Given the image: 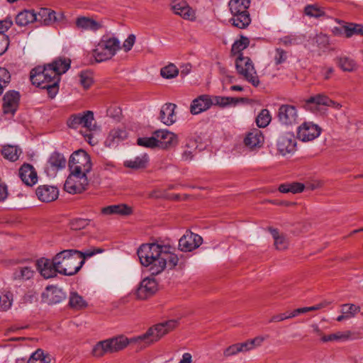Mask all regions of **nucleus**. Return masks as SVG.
Wrapping results in <instances>:
<instances>
[{
  "instance_id": "obj_49",
  "label": "nucleus",
  "mask_w": 363,
  "mask_h": 363,
  "mask_svg": "<svg viewBox=\"0 0 363 363\" xmlns=\"http://www.w3.org/2000/svg\"><path fill=\"white\" fill-rule=\"evenodd\" d=\"M271 115L267 109H262L256 118V123L258 127L265 128L271 121Z\"/></svg>"
},
{
  "instance_id": "obj_43",
  "label": "nucleus",
  "mask_w": 363,
  "mask_h": 363,
  "mask_svg": "<svg viewBox=\"0 0 363 363\" xmlns=\"http://www.w3.org/2000/svg\"><path fill=\"white\" fill-rule=\"evenodd\" d=\"M27 363H51V357L45 354L43 350L38 349L32 354Z\"/></svg>"
},
{
  "instance_id": "obj_10",
  "label": "nucleus",
  "mask_w": 363,
  "mask_h": 363,
  "mask_svg": "<svg viewBox=\"0 0 363 363\" xmlns=\"http://www.w3.org/2000/svg\"><path fill=\"white\" fill-rule=\"evenodd\" d=\"M202 242L201 236L190 230H186L179 240V248L182 252H191L197 249Z\"/></svg>"
},
{
  "instance_id": "obj_62",
  "label": "nucleus",
  "mask_w": 363,
  "mask_h": 363,
  "mask_svg": "<svg viewBox=\"0 0 363 363\" xmlns=\"http://www.w3.org/2000/svg\"><path fill=\"white\" fill-rule=\"evenodd\" d=\"M265 337L263 336H257L253 339L247 340L251 350H254L256 347H258L262 345V342L264 341Z\"/></svg>"
},
{
  "instance_id": "obj_4",
  "label": "nucleus",
  "mask_w": 363,
  "mask_h": 363,
  "mask_svg": "<svg viewBox=\"0 0 363 363\" xmlns=\"http://www.w3.org/2000/svg\"><path fill=\"white\" fill-rule=\"evenodd\" d=\"M120 49V41L115 37L101 39L92 51V55L96 62L110 60Z\"/></svg>"
},
{
  "instance_id": "obj_41",
  "label": "nucleus",
  "mask_w": 363,
  "mask_h": 363,
  "mask_svg": "<svg viewBox=\"0 0 363 363\" xmlns=\"http://www.w3.org/2000/svg\"><path fill=\"white\" fill-rule=\"evenodd\" d=\"M30 78L33 84L40 86L41 89H43V86L50 83L48 82V79H46L44 73L43 72H39L38 73V71L36 70V67L33 68L30 71Z\"/></svg>"
},
{
  "instance_id": "obj_16",
  "label": "nucleus",
  "mask_w": 363,
  "mask_h": 363,
  "mask_svg": "<svg viewBox=\"0 0 363 363\" xmlns=\"http://www.w3.org/2000/svg\"><path fill=\"white\" fill-rule=\"evenodd\" d=\"M157 140V147L167 149L173 147L177 143V135L167 130H157L154 132Z\"/></svg>"
},
{
  "instance_id": "obj_50",
  "label": "nucleus",
  "mask_w": 363,
  "mask_h": 363,
  "mask_svg": "<svg viewBox=\"0 0 363 363\" xmlns=\"http://www.w3.org/2000/svg\"><path fill=\"white\" fill-rule=\"evenodd\" d=\"M137 144L140 146L148 148L157 147L158 145V143H157V140L155 137L154 133L151 137H143L138 138Z\"/></svg>"
},
{
  "instance_id": "obj_32",
  "label": "nucleus",
  "mask_w": 363,
  "mask_h": 363,
  "mask_svg": "<svg viewBox=\"0 0 363 363\" xmlns=\"http://www.w3.org/2000/svg\"><path fill=\"white\" fill-rule=\"evenodd\" d=\"M127 138V132L124 129L116 128L111 130L105 144L108 147L117 145L121 141Z\"/></svg>"
},
{
  "instance_id": "obj_42",
  "label": "nucleus",
  "mask_w": 363,
  "mask_h": 363,
  "mask_svg": "<svg viewBox=\"0 0 363 363\" xmlns=\"http://www.w3.org/2000/svg\"><path fill=\"white\" fill-rule=\"evenodd\" d=\"M250 40L248 38L241 35L240 38L235 40L232 45L230 53L232 55H240L241 52L248 47Z\"/></svg>"
},
{
  "instance_id": "obj_19",
  "label": "nucleus",
  "mask_w": 363,
  "mask_h": 363,
  "mask_svg": "<svg viewBox=\"0 0 363 363\" xmlns=\"http://www.w3.org/2000/svg\"><path fill=\"white\" fill-rule=\"evenodd\" d=\"M21 181L28 186H33L38 182V174L33 165L24 163L18 170Z\"/></svg>"
},
{
  "instance_id": "obj_17",
  "label": "nucleus",
  "mask_w": 363,
  "mask_h": 363,
  "mask_svg": "<svg viewBox=\"0 0 363 363\" xmlns=\"http://www.w3.org/2000/svg\"><path fill=\"white\" fill-rule=\"evenodd\" d=\"M35 267L45 279L55 277L58 273L55 266V257L52 260L45 257L38 259L35 262Z\"/></svg>"
},
{
  "instance_id": "obj_54",
  "label": "nucleus",
  "mask_w": 363,
  "mask_h": 363,
  "mask_svg": "<svg viewBox=\"0 0 363 363\" xmlns=\"http://www.w3.org/2000/svg\"><path fill=\"white\" fill-rule=\"evenodd\" d=\"M300 38L296 35H289L279 39V41L285 46H291L298 45Z\"/></svg>"
},
{
  "instance_id": "obj_11",
  "label": "nucleus",
  "mask_w": 363,
  "mask_h": 363,
  "mask_svg": "<svg viewBox=\"0 0 363 363\" xmlns=\"http://www.w3.org/2000/svg\"><path fill=\"white\" fill-rule=\"evenodd\" d=\"M279 121L284 125H291L297 122L298 113L294 106L289 104L281 105L278 110Z\"/></svg>"
},
{
  "instance_id": "obj_40",
  "label": "nucleus",
  "mask_w": 363,
  "mask_h": 363,
  "mask_svg": "<svg viewBox=\"0 0 363 363\" xmlns=\"http://www.w3.org/2000/svg\"><path fill=\"white\" fill-rule=\"evenodd\" d=\"M69 305L72 308L81 310L87 306V303L83 297L77 292H71L69 295Z\"/></svg>"
},
{
  "instance_id": "obj_24",
  "label": "nucleus",
  "mask_w": 363,
  "mask_h": 363,
  "mask_svg": "<svg viewBox=\"0 0 363 363\" xmlns=\"http://www.w3.org/2000/svg\"><path fill=\"white\" fill-rule=\"evenodd\" d=\"M211 106V97L204 94L193 100L190 111L192 114L196 115L208 110Z\"/></svg>"
},
{
  "instance_id": "obj_25",
  "label": "nucleus",
  "mask_w": 363,
  "mask_h": 363,
  "mask_svg": "<svg viewBox=\"0 0 363 363\" xmlns=\"http://www.w3.org/2000/svg\"><path fill=\"white\" fill-rule=\"evenodd\" d=\"M174 104L167 103L162 106L160 112L159 119L167 125H170L176 121Z\"/></svg>"
},
{
  "instance_id": "obj_7",
  "label": "nucleus",
  "mask_w": 363,
  "mask_h": 363,
  "mask_svg": "<svg viewBox=\"0 0 363 363\" xmlns=\"http://www.w3.org/2000/svg\"><path fill=\"white\" fill-rule=\"evenodd\" d=\"M94 113L91 111H85L82 113L72 114L67 120V125L69 128L77 129L79 126L86 128L91 131L96 130V125L94 123Z\"/></svg>"
},
{
  "instance_id": "obj_8",
  "label": "nucleus",
  "mask_w": 363,
  "mask_h": 363,
  "mask_svg": "<svg viewBox=\"0 0 363 363\" xmlns=\"http://www.w3.org/2000/svg\"><path fill=\"white\" fill-rule=\"evenodd\" d=\"M88 185L86 176L70 172L64 184V189L69 194H80L86 189Z\"/></svg>"
},
{
  "instance_id": "obj_33",
  "label": "nucleus",
  "mask_w": 363,
  "mask_h": 363,
  "mask_svg": "<svg viewBox=\"0 0 363 363\" xmlns=\"http://www.w3.org/2000/svg\"><path fill=\"white\" fill-rule=\"evenodd\" d=\"M149 161V157L147 154H144L141 156L135 157L132 160L125 161L124 165L126 167L133 169H144L147 167Z\"/></svg>"
},
{
  "instance_id": "obj_46",
  "label": "nucleus",
  "mask_w": 363,
  "mask_h": 363,
  "mask_svg": "<svg viewBox=\"0 0 363 363\" xmlns=\"http://www.w3.org/2000/svg\"><path fill=\"white\" fill-rule=\"evenodd\" d=\"M250 0H230L228 6L230 12L249 9Z\"/></svg>"
},
{
  "instance_id": "obj_44",
  "label": "nucleus",
  "mask_w": 363,
  "mask_h": 363,
  "mask_svg": "<svg viewBox=\"0 0 363 363\" xmlns=\"http://www.w3.org/2000/svg\"><path fill=\"white\" fill-rule=\"evenodd\" d=\"M58 74L65 73L70 67L71 60L69 58L60 57L52 62Z\"/></svg>"
},
{
  "instance_id": "obj_26",
  "label": "nucleus",
  "mask_w": 363,
  "mask_h": 363,
  "mask_svg": "<svg viewBox=\"0 0 363 363\" xmlns=\"http://www.w3.org/2000/svg\"><path fill=\"white\" fill-rule=\"evenodd\" d=\"M35 271L30 266H20L16 268L12 274V279L24 282L33 278Z\"/></svg>"
},
{
  "instance_id": "obj_55",
  "label": "nucleus",
  "mask_w": 363,
  "mask_h": 363,
  "mask_svg": "<svg viewBox=\"0 0 363 363\" xmlns=\"http://www.w3.org/2000/svg\"><path fill=\"white\" fill-rule=\"evenodd\" d=\"M58 83L57 80H55V82L43 86V89H47L48 94L50 98H54L57 94L59 89Z\"/></svg>"
},
{
  "instance_id": "obj_52",
  "label": "nucleus",
  "mask_w": 363,
  "mask_h": 363,
  "mask_svg": "<svg viewBox=\"0 0 363 363\" xmlns=\"http://www.w3.org/2000/svg\"><path fill=\"white\" fill-rule=\"evenodd\" d=\"M79 77L80 84L86 89H89L93 84L92 73L90 72H81Z\"/></svg>"
},
{
  "instance_id": "obj_53",
  "label": "nucleus",
  "mask_w": 363,
  "mask_h": 363,
  "mask_svg": "<svg viewBox=\"0 0 363 363\" xmlns=\"http://www.w3.org/2000/svg\"><path fill=\"white\" fill-rule=\"evenodd\" d=\"M3 298L4 299L2 301V303L1 304V309L2 311H7L11 308L13 303V293L10 291H6L3 295Z\"/></svg>"
},
{
  "instance_id": "obj_35",
  "label": "nucleus",
  "mask_w": 363,
  "mask_h": 363,
  "mask_svg": "<svg viewBox=\"0 0 363 363\" xmlns=\"http://www.w3.org/2000/svg\"><path fill=\"white\" fill-rule=\"evenodd\" d=\"M21 153V150L15 145H4L1 150V154L4 157L11 162L16 161Z\"/></svg>"
},
{
  "instance_id": "obj_28",
  "label": "nucleus",
  "mask_w": 363,
  "mask_h": 363,
  "mask_svg": "<svg viewBox=\"0 0 363 363\" xmlns=\"http://www.w3.org/2000/svg\"><path fill=\"white\" fill-rule=\"evenodd\" d=\"M332 104V100L324 94H318L312 96L305 101L304 107L308 110H313V106H328Z\"/></svg>"
},
{
  "instance_id": "obj_31",
  "label": "nucleus",
  "mask_w": 363,
  "mask_h": 363,
  "mask_svg": "<svg viewBox=\"0 0 363 363\" xmlns=\"http://www.w3.org/2000/svg\"><path fill=\"white\" fill-rule=\"evenodd\" d=\"M37 14L33 10H23L19 12L15 18L16 25L26 26L29 23L37 21Z\"/></svg>"
},
{
  "instance_id": "obj_5",
  "label": "nucleus",
  "mask_w": 363,
  "mask_h": 363,
  "mask_svg": "<svg viewBox=\"0 0 363 363\" xmlns=\"http://www.w3.org/2000/svg\"><path fill=\"white\" fill-rule=\"evenodd\" d=\"M69 168L70 172L76 174L86 176L92 168V163L89 155L83 150L74 152L69 158Z\"/></svg>"
},
{
  "instance_id": "obj_27",
  "label": "nucleus",
  "mask_w": 363,
  "mask_h": 363,
  "mask_svg": "<svg viewBox=\"0 0 363 363\" xmlns=\"http://www.w3.org/2000/svg\"><path fill=\"white\" fill-rule=\"evenodd\" d=\"M264 143V136L258 129L250 132L244 139V143L250 149L260 147Z\"/></svg>"
},
{
  "instance_id": "obj_38",
  "label": "nucleus",
  "mask_w": 363,
  "mask_h": 363,
  "mask_svg": "<svg viewBox=\"0 0 363 363\" xmlns=\"http://www.w3.org/2000/svg\"><path fill=\"white\" fill-rule=\"evenodd\" d=\"M239 101H242V99L220 96L211 98L212 105H217L223 108L230 105H236Z\"/></svg>"
},
{
  "instance_id": "obj_6",
  "label": "nucleus",
  "mask_w": 363,
  "mask_h": 363,
  "mask_svg": "<svg viewBox=\"0 0 363 363\" xmlns=\"http://www.w3.org/2000/svg\"><path fill=\"white\" fill-rule=\"evenodd\" d=\"M237 72L254 86L259 84V80L251 59L240 54L235 60Z\"/></svg>"
},
{
  "instance_id": "obj_51",
  "label": "nucleus",
  "mask_w": 363,
  "mask_h": 363,
  "mask_svg": "<svg viewBox=\"0 0 363 363\" xmlns=\"http://www.w3.org/2000/svg\"><path fill=\"white\" fill-rule=\"evenodd\" d=\"M179 70L174 64H169L161 69L160 74L162 77L172 79L178 75Z\"/></svg>"
},
{
  "instance_id": "obj_23",
  "label": "nucleus",
  "mask_w": 363,
  "mask_h": 363,
  "mask_svg": "<svg viewBox=\"0 0 363 363\" xmlns=\"http://www.w3.org/2000/svg\"><path fill=\"white\" fill-rule=\"evenodd\" d=\"M36 14L37 21H40L45 26H51L62 18V14H57L55 11L48 8H40Z\"/></svg>"
},
{
  "instance_id": "obj_22",
  "label": "nucleus",
  "mask_w": 363,
  "mask_h": 363,
  "mask_svg": "<svg viewBox=\"0 0 363 363\" xmlns=\"http://www.w3.org/2000/svg\"><path fill=\"white\" fill-rule=\"evenodd\" d=\"M333 33L336 36L345 35L350 38L355 34L363 35V26L354 23L343 24L333 28Z\"/></svg>"
},
{
  "instance_id": "obj_30",
  "label": "nucleus",
  "mask_w": 363,
  "mask_h": 363,
  "mask_svg": "<svg viewBox=\"0 0 363 363\" xmlns=\"http://www.w3.org/2000/svg\"><path fill=\"white\" fill-rule=\"evenodd\" d=\"M45 301L48 304H57L65 298V294L62 289L55 286H47Z\"/></svg>"
},
{
  "instance_id": "obj_14",
  "label": "nucleus",
  "mask_w": 363,
  "mask_h": 363,
  "mask_svg": "<svg viewBox=\"0 0 363 363\" xmlns=\"http://www.w3.org/2000/svg\"><path fill=\"white\" fill-rule=\"evenodd\" d=\"M76 28L82 32L95 33L104 28L102 21H96V19L88 16H79L75 21Z\"/></svg>"
},
{
  "instance_id": "obj_39",
  "label": "nucleus",
  "mask_w": 363,
  "mask_h": 363,
  "mask_svg": "<svg viewBox=\"0 0 363 363\" xmlns=\"http://www.w3.org/2000/svg\"><path fill=\"white\" fill-rule=\"evenodd\" d=\"M305 186L302 183L293 182L285 183L279 186V190L281 193H293L297 194L302 192L304 190Z\"/></svg>"
},
{
  "instance_id": "obj_21",
  "label": "nucleus",
  "mask_w": 363,
  "mask_h": 363,
  "mask_svg": "<svg viewBox=\"0 0 363 363\" xmlns=\"http://www.w3.org/2000/svg\"><path fill=\"white\" fill-rule=\"evenodd\" d=\"M36 195L43 202H51L57 199L59 191L57 187L49 185H40L36 189Z\"/></svg>"
},
{
  "instance_id": "obj_9",
  "label": "nucleus",
  "mask_w": 363,
  "mask_h": 363,
  "mask_svg": "<svg viewBox=\"0 0 363 363\" xmlns=\"http://www.w3.org/2000/svg\"><path fill=\"white\" fill-rule=\"evenodd\" d=\"M158 289V285L155 279L145 278L137 287L135 295L139 300H145L153 296Z\"/></svg>"
},
{
  "instance_id": "obj_18",
  "label": "nucleus",
  "mask_w": 363,
  "mask_h": 363,
  "mask_svg": "<svg viewBox=\"0 0 363 363\" xmlns=\"http://www.w3.org/2000/svg\"><path fill=\"white\" fill-rule=\"evenodd\" d=\"M171 8L176 15L180 16L184 19L194 21L196 18L194 10L184 0H173Z\"/></svg>"
},
{
  "instance_id": "obj_3",
  "label": "nucleus",
  "mask_w": 363,
  "mask_h": 363,
  "mask_svg": "<svg viewBox=\"0 0 363 363\" xmlns=\"http://www.w3.org/2000/svg\"><path fill=\"white\" fill-rule=\"evenodd\" d=\"M104 252L101 248H93L84 252L77 250H65L55 256V266L60 274L72 276L76 274L84 264V259L97 253Z\"/></svg>"
},
{
  "instance_id": "obj_36",
  "label": "nucleus",
  "mask_w": 363,
  "mask_h": 363,
  "mask_svg": "<svg viewBox=\"0 0 363 363\" xmlns=\"http://www.w3.org/2000/svg\"><path fill=\"white\" fill-rule=\"evenodd\" d=\"M36 70L39 72H43L46 77L48 79V82H53L55 80H57V82L60 81V75L57 72V69H55L52 64H48L43 67L38 66L36 67Z\"/></svg>"
},
{
  "instance_id": "obj_20",
  "label": "nucleus",
  "mask_w": 363,
  "mask_h": 363,
  "mask_svg": "<svg viewBox=\"0 0 363 363\" xmlns=\"http://www.w3.org/2000/svg\"><path fill=\"white\" fill-rule=\"evenodd\" d=\"M232 18L229 20L230 23L240 29L246 28L251 23V17L248 9L238 11L237 12H230Z\"/></svg>"
},
{
  "instance_id": "obj_15",
  "label": "nucleus",
  "mask_w": 363,
  "mask_h": 363,
  "mask_svg": "<svg viewBox=\"0 0 363 363\" xmlns=\"http://www.w3.org/2000/svg\"><path fill=\"white\" fill-rule=\"evenodd\" d=\"M296 141L294 135L291 132H287L279 136L277 141V149L279 153L285 156L287 154L295 151Z\"/></svg>"
},
{
  "instance_id": "obj_57",
  "label": "nucleus",
  "mask_w": 363,
  "mask_h": 363,
  "mask_svg": "<svg viewBox=\"0 0 363 363\" xmlns=\"http://www.w3.org/2000/svg\"><path fill=\"white\" fill-rule=\"evenodd\" d=\"M275 52L274 60L276 65H280L286 60L287 55L286 51L281 48H277Z\"/></svg>"
},
{
  "instance_id": "obj_59",
  "label": "nucleus",
  "mask_w": 363,
  "mask_h": 363,
  "mask_svg": "<svg viewBox=\"0 0 363 363\" xmlns=\"http://www.w3.org/2000/svg\"><path fill=\"white\" fill-rule=\"evenodd\" d=\"M9 45V38L5 34H0V55H3Z\"/></svg>"
},
{
  "instance_id": "obj_45",
  "label": "nucleus",
  "mask_w": 363,
  "mask_h": 363,
  "mask_svg": "<svg viewBox=\"0 0 363 363\" xmlns=\"http://www.w3.org/2000/svg\"><path fill=\"white\" fill-rule=\"evenodd\" d=\"M339 67L345 72H352L356 69L355 62L348 57H340L337 60Z\"/></svg>"
},
{
  "instance_id": "obj_61",
  "label": "nucleus",
  "mask_w": 363,
  "mask_h": 363,
  "mask_svg": "<svg viewBox=\"0 0 363 363\" xmlns=\"http://www.w3.org/2000/svg\"><path fill=\"white\" fill-rule=\"evenodd\" d=\"M240 353L239 347L238 343L233 344L229 347H228L223 352V355L225 357H228L230 356L235 355Z\"/></svg>"
},
{
  "instance_id": "obj_13",
  "label": "nucleus",
  "mask_w": 363,
  "mask_h": 363,
  "mask_svg": "<svg viewBox=\"0 0 363 363\" xmlns=\"http://www.w3.org/2000/svg\"><path fill=\"white\" fill-rule=\"evenodd\" d=\"M20 94L16 91H9L3 97V113L5 115L10 114L13 116L18 109Z\"/></svg>"
},
{
  "instance_id": "obj_56",
  "label": "nucleus",
  "mask_w": 363,
  "mask_h": 363,
  "mask_svg": "<svg viewBox=\"0 0 363 363\" xmlns=\"http://www.w3.org/2000/svg\"><path fill=\"white\" fill-rule=\"evenodd\" d=\"M349 337V335L344 334L342 333H337L330 334L328 335H324L322 337V340L323 342H329V341H333V340H342V339H347Z\"/></svg>"
},
{
  "instance_id": "obj_48",
  "label": "nucleus",
  "mask_w": 363,
  "mask_h": 363,
  "mask_svg": "<svg viewBox=\"0 0 363 363\" xmlns=\"http://www.w3.org/2000/svg\"><path fill=\"white\" fill-rule=\"evenodd\" d=\"M360 311V307L352 303H345L341 306V313L346 315L348 319L352 318Z\"/></svg>"
},
{
  "instance_id": "obj_64",
  "label": "nucleus",
  "mask_w": 363,
  "mask_h": 363,
  "mask_svg": "<svg viewBox=\"0 0 363 363\" xmlns=\"http://www.w3.org/2000/svg\"><path fill=\"white\" fill-rule=\"evenodd\" d=\"M11 75L9 71L5 68H0V83L5 86L9 83Z\"/></svg>"
},
{
  "instance_id": "obj_37",
  "label": "nucleus",
  "mask_w": 363,
  "mask_h": 363,
  "mask_svg": "<svg viewBox=\"0 0 363 363\" xmlns=\"http://www.w3.org/2000/svg\"><path fill=\"white\" fill-rule=\"evenodd\" d=\"M50 167L53 169H59L65 167L66 159L62 154L58 152H52L48 161Z\"/></svg>"
},
{
  "instance_id": "obj_12",
  "label": "nucleus",
  "mask_w": 363,
  "mask_h": 363,
  "mask_svg": "<svg viewBox=\"0 0 363 363\" xmlns=\"http://www.w3.org/2000/svg\"><path fill=\"white\" fill-rule=\"evenodd\" d=\"M320 128L311 122H305L298 127L297 136L302 141H311L320 134Z\"/></svg>"
},
{
  "instance_id": "obj_1",
  "label": "nucleus",
  "mask_w": 363,
  "mask_h": 363,
  "mask_svg": "<svg viewBox=\"0 0 363 363\" xmlns=\"http://www.w3.org/2000/svg\"><path fill=\"white\" fill-rule=\"evenodd\" d=\"M177 325L178 320L172 319L157 324L150 328L143 335L131 339L121 335L99 341L94 346L91 354L95 357L100 358L106 354L118 352L132 342H144L145 346L150 345L158 341L164 335L176 328Z\"/></svg>"
},
{
  "instance_id": "obj_29",
  "label": "nucleus",
  "mask_w": 363,
  "mask_h": 363,
  "mask_svg": "<svg viewBox=\"0 0 363 363\" xmlns=\"http://www.w3.org/2000/svg\"><path fill=\"white\" fill-rule=\"evenodd\" d=\"M133 211L131 207L126 204L111 205L104 207L101 209V213L104 215H120L128 216L132 213Z\"/></svg>"
},
{
  "instance_id": "obj_63",
  "label": "nucleus",
  "mask_w": 363,
  "mask_h": 363,
  "mask_svg": "<svg viewBox=\"0 0 363 363\" xmlns=\"http://www.w3.org/2000/svg\"><path fill=\"white\" fill-rule=\"evenodd\" d=\"M265 337L263 336H257L253 339L247 340L251 350H254L256 347H258L262 345V342L264 341Z\"/></svg>"
},
{
  "instance_id": "obj_58",
  "label": "nucleus",
  "mask_w": 363,
  "mask_h": 363,
  "mask_svg": "<svg viewBox=\"0 0 363 363\" xmlns=\"http://www.w3.org/2000/svg\"><path fill=\"white\" fill-rule=\"evenodd\" d=\"M90 221L91 220L89 219L77 218L72 222V225L74 229L79 230L84 228L86 226H87L89 224Z\"/></svg>"
},
{
  "instance_id": "obj_2",
  "label": "nucleus",
  "mask_w": 363,
  "mask_h": 363,
  "mask_svg": "<svg viewBox=\"0 0 363 363\" xmlns=\"http://www.w3.org/2000/svg\"><path fill=\"white\" fill-rule=\"evenodd\" d=\"M140 263L149 267L152 275H157L168 267L174 268L179 262L177 255L169 251V247L156 243L143 244L138 250Z\"/></svg>"
},
{
  "instance_id": "obj_34",
  "label": "nucleus",
  "mask_w": 363,
  "mask_h": 363,
  "mask_svg": "<svg viewBox=\"0 0 363 363\" xmlns=\"http://www.w3.org/2000/svg\"><path fill=\"white\" fill-rule=\"evenodd\" d=\"M269 231L274 240V245L279 250H284L288 248L289 240L286 235L279 233L277 229L269 228Z\"/></svg>"
},
{
  "instance_id": "obj_47",
  "label": "nucleus",
  "mask_w": 363,
  "mask_h": 363,
  "mask_svg": "<svg viewBox=\"0 0 363 363\" xmlns=\"http://www.w3.org/2000/svg\"><path fill=\"white\" fill-rule=\"evenodd\" d=\"M304 12L306 15L315 18H318L325 15L323 8L318 6L317 4L308 5L305 7Z\"/></svg>"
},
{
  "instance_id": "obj_60",
  "label": "nucleus",
  "mask_w": 363,
  "mask_h": 363,
  "mask_svg": "<svg viewBox=\"0 0 363 363\" xmlns=\"http://www.w3.org/2000/svg\"><path fill=\"white\" fill-rule=\"evenodd\" d=\"M135 42V35L133 34H130L128 37L125 40L123 44V48L125 52L130 51L134 43Z\"/></svg>"
}]
</instances>
